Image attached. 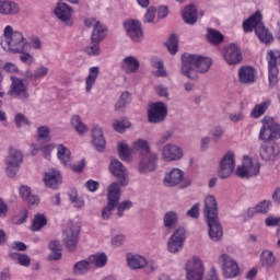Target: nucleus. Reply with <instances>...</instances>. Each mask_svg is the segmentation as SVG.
<instances>
[{
	"mask_svg": "<svg viewBox=\"0 0 280 280\" xmlns=\"http://www.w3.org/2000/svg\"><path fill=\"white\" fill-rule=\"evenodd\" d=\"M21 14V5L12 0H0L1 16H16Z\"/></svg>",
	"mask_w": 280,
	"mask_h": 280,
	"instance_id": "obj_24",
	"label": "nucleus"
},
{
	"mask_svg": "<svg viewBox=\"0 0 280 280\" xmlns=\"http://www.w3.org/2000/svg\"><path fill=\"white\" fill-rule=\"evenodd\" d=\"M182 16L187 25H195L198 21V10L194 4L186 5L182 12Z\"/></svg>",
	"mask_w": 280,
	"mask_h": 280,
	"instance_id": "obj_29",
	"label": "nucleus"
},
{
	"mask_svg": "<svg viewBox=\"0 0 280 280\" xmlns=\"http://www.w3.org/2000/svg\"><path fill=\"white\" fill-rule=\"evenodd\" d=\"M261 19L262 16L260 11H256L253 15H250L246 20V32H253V30H255V34L258 36L259 40L265 43V45H268L275 40V37L268 27L264 25Z\"/></svg>",
	"mask_w": 280,
	"mask_h": 280,
	"instance_id": "obj_4",
	"label": "nucleus"
},
{
	"mask_svg": "<svg viewBox=\"0 0 280 280\" xmlns=\"http://www.w3.org/2000/svg\"><path fill=\"white\" fill-rule=\"evenodd\" d=\"M165 45L172 56L178 54V36H176V34H172Z\"/></svg>",
	"mask_w": 280,
	"mask_h": 280,
	"instance_id": "obj_41",
	"label": "nucleus"
},
{
	"mask_svg": "<svg viewBox=\"0 0 280 280\" xmlns=\"http://www.w3.org/2000/svg\"><path fill=\"white\" fill-rule=\"evenodd\" d=\"M10 80L11 84L9 86L7 95H9L11 100L27 102L30 100V88H27V83H25V80L14 75H11Z\"/></svg>",
	"mask_w": 280,
	"mask_h": 280,
	"instance_id": "obj_7",
	"label": "nucleus"
},
{
	"mask_svg": "<svg viewBox=\"0 0 280 280\" xmlns=\"http://www.w3.org/2000/svg\"><path fill=\"white\" fill-rule=\"evenodd\" d=\"M106 32H108V28L100 22V24L93 28L91 43H102L104 38H106Z\"/></svg>",
	"mask_w": 280,
	"mask_h": 280,
	"instance_id": "obj_35",
	"label": "nucleus"
},
{
	"mask_svg": "<svg viewBox=\"0 0 280 280\" xmlns=\"http://www.w3.org/2000/svg\"><path fill=\"white\" fill-rule=\"evenodd\" d=\"M188 218L198 220L200 218V202L195 203L187 212Z\"/></svg>",
	"mask_w": 280,
	"mask_h": 280,
	"instance_id": "obj_53",
	"label": "nucleus"
},
{
	"mask_svg": "<svg viewBox=\"0 0 280 280\" xmlns=\"http://www.w3.org/2000/svg\"><path fill=\"white\" fill-rule=\"evenodd\" d=\"M260 261L262 266L270 268V266L275 264V254L272 253V250H268V249L262 250L260 255Z\"/></svg>",
	"mask_w": 280,
	"mask_h": 280,
	"instance_id": "obj_42",
	"label": "nucleus"
},
{
	"mask_svg": "<svg viewBox=\"0 0 280 280\" xmlns=\"http://www.w3.org/2000/svg\"><path fill=\"white\" fill-rule=\"evenodd\" d=\"M54 14L55 16H57L58 20L61 21V23H63V25H67L68 27H71L73 25V22H71L73 8L67 4V2H57Z\"/></svg>",
	"mask_w": 280,
	"mask_h": 280,
	"instance_id": "obj_20",
	"label": "nucleus"
},
{
	"mask_svg": "<svg viewBox=\"0 0 280 280\" xmlns=\"http://www.w3.org/2000/svg\"><path fill=\"white\" fill-rule=\"evenodd\" d=\"M15 125L18 128H22L23 126H30V118L25 117V115L23 114H16Z\"/></svg>",
	"mask_w": 280,
	"mask_h": 280,
	"instance_id": "obj_55",
	"label": "nucleus"
},
{
	"mask_svg": "<svg viewBox=\"0 0 280 280\" xmlns=\"http://www.w3.org/2000/svg\"><path fill=\"white\" fill-rule=\"evenodd\" d=\"M141 63L136 57L128 56L121 61V69L125 73H137Z\"/></svg>",
	"mask_w": 280,
	"mask_h": 280,
	"instance_id": "obj_31",
	"label": "nucleus"
},
{
	"mask_svg": "<svg viewBox=\"0 0 280 280\" xmlns=\"http://www.w3.org/2000/svg\"><path fill=\"white\" fill-rule=\"evenodd\" d=\"M85 187L86 189H89L91 192H94L96 189H100V183L98 182H95L93 179H89L86 183H85Z\"/></svg>",
	"mask_w": 280,
	"mask_h": 280,
	"instance_id": "obj_63",
	"label": "nucleus"
},
{
	"mask_svg": "<svg viewBox=\"0 0 280 280\" xmlns=\"http://www.w3.org/2000/svg\"><path fill=\"white\" fill-rule=\"evenodd\" d=\"M121 200V189L119 184H110L107 187V205L102 209V220H109L113 218V211L117 209V202Z\"/></svg>",
	"mask_w": 280,
	"mask_h": 280,
	"instance_id": "obj_6",
	"label": "nucleus"
},
{
	"mask_svg": "<svg viewBox=\"0 0 280 280\" xmlns=\"http://www.w3.org/2000/svg\"><path fill=\"white\" fill-rule=\"evenodd\" d=\"M235 172V152L228 151L219 162V177L222 180L231 178V174Z\"/></svg>",
	"mask_w": 280,
	"mask_h": 280,
	"instance_id": "obj_14",
	"label": "nucleus"
},
{
	"mask_svg": "<svg viewBox=\"0 0 280 280\" xmlns=\"http://www.w3.org/2000/svg\"><path fill=\"white\" fill-rule=\"evenodd\" d=\"M113 128L114 130H116V132H126L127 128H130V121L124 119V120H116L113 124Z\"/></svg>",
	"mask_w": 280,
	"mask_h": 280,
	"instance_id": "obj_50",
	"label": "nucleus"
},
{
	"mask_svg": "<svg viewBox=\"0 0 280 280\" xmlns=\"http://www.w3.org/2000/svg\"><path fill=\"white\" fill-rule=\"evenodd\" d=\"M162 152V159L171 163L172 161H180L183 156V149L180 147L167 143L159 149Z\"/></svg>",
	"mask_w": 280,
	"mask_h": 280,
	"instance_id": "obj_22",
	"label": "nucleus"
},
{
	"mask_svg": "<svg viewBox=\"0 0 280 280\" xmlns=\"http://www.w3.org/2000/svg\"><path fill=\"white\" fill-rule=\"evenodd\" d=\"M90 264L93 266H96V268H104L106 264H108V256H106V253H96L89 258Z\"/></svg>",
	"mask_w": 280,
	"mask_h": 280,
	"instance_id": "obj_36",
	"label": "nucleus"
},
{
	"mask_svg": "<svg viewBox=\"0 0 280 280\" xmlns=\"http://www.w3.org/2000/svg\"><path fill=\"white\" fill-rule=\"evenodd\" d=\"M3 38L0 43L2 49L4 51H9V54H21L25 49V47L30 46V42L27 38L20 32L14 31V28L10 25H7L3 30Z\"/></svg>",
	"mask_w": 280,
	"mask_h": 280,
	"instance_id": "obj_3",
	"label": "nucleus"
},
{
	"mask_svg": "<svg viewBox=\"0 0 280 280\" xmlns=\"http://www.w3.org/2000/svg\"><path fill=\"white\" fill-rule=\"evenodd\" d=\"M117 148L121 161H130V147L124 142H118Z\"/></svg>",
	"mask_w": 280,
	"mask_h": 280,
	"instance_id": "obj_44",
	"label": "nucleus"
},
{
	"mask_svg": "<svg viewBox=\"0 0 280 280\" xmlns=\"http://www.w3.org/2000/svg\"><path fill=\"white\" fill-rule=\"evenodd\" d=\"M203 214L208 225V234L212 242H220L224 232L222 231V224L220 223V217L218 215V200L215 196L209 195L205 199Z\"/></svg>",
	"mask_w": 280,
	"mask_h": 280,
	"instance_id": "obj_2",
	"label": "nucleus"
},
{
	"mask_svg": "<svg viewBox=\"0 0 280 280\" xmlns=\"http://www.w3.org/2000/svg\"><path fill=\"white\" fill-rule=\"evenodd\" d=\"M211 65L213 60L209 57L185 52L182 55L180 73L188 80H198V73H208Z\"/></svg>",
	"mask_w": 280,
	"mask_h": 280,
	"instance_id": "obj_1",
	"label": "nucleus"
},
{
	"mask_svg": "<svg viewBox=\"0 0 280 280\" xmlns=\"http://www.w3.org/2000/svg\"><path fill=\"white\" fill-rule=\"evenodd\" d=\"M91 268L90 260H80L73 266V272L74 275H86Z\"/></svg>",
	"mask_w": 280,
	"mask_h": 280,
	"instance_id": "obj_40",
	"label": "nucleus"
},
{
	"mask_svg": "<svg viewBox=\"0 0 280 280\" xmlns=\"http://www.w3.org/2000/svg\"><path fill=\"white\" fill-rule=\"evenodd\" d=\"M92 144L97 152L106 150V139H104V131L100 127L92 129Z\"/></svg>",
	"mask_w": 280,
	"mask_h": 280,
	"instance_id": "obj_27",
	"label": "nucleus"
},
{
	"mask_svg": "<svg viewBox=\"0 0 280 280\" xmlns=\"http://www.w3.org/2000/svg\"><path fill=\"white\" fill-rule=\"evenodd\" d=\"M155 16H156V8L150 7V8L148 9L147 13L144 14V21H145V23H153Z\"/></svg>",
	"mask_w": 280,
	"mask_h": 280,
	"instance_id": "obj_56",
	"label": "nucleus"
},
{
	"mask_svg": "<svg viewBox=\"0 0 280 280\" xmlns=\"http://www.w3.org/2000/svg\"><path fill=\"white\" fill-rule=\"evenodd\" d=\"M133 149L138 150L142 155L149 154V152H151L150 144L143 139H139L136 142H133Z\"/></svg>",
	"mask_w": 280,
	"mask_h": 280,
	"instance_id": "obj_46",
	"label": "nucleus"
},
{
	"mask_svg": "<svg viewBox=\"0 0 280 280\" xmlns=\"http://www.w3.org/2000/svg\"><path fill=\"white\" fill-rule=\"evenodd\" d=\"M206 38L210 45H221L224 43V35L214 28H208Z\"/></svg>",
	"mask_w": 280,
	"mask_h": 280,
	"instance_id": "obj_34",
	"label": "nucleus"
},
{
	"mask_svg": "<svg viewBox=\"0 0 280 280\" xmlns=\"http://www.w3.org/2000/svg\"><path fill=\"white\" fill-rule=\"evenodd\" d=\"M109 172L115 176L117 182L112 183V185L118 184V189L121 187H128L130 183V177L128 176V170L119 160H112L109 164Z\"/></svg>",
	"mask_w": 280,
	"mask_h": 280,
	"instance_id": "obj_11",
	"label": "nucleus"
},
{
	"mask_svg": "<svg viewBox=\"0 0 280 280\" xmlns=\"http://www.w3.org/2000/svg\"><path fill=\"white\" fill-rule=\"evenodd\" d=\"M127 264L131 270H141L148 266V259L141 255L127 254Z\"/></svg>",
	"mask_w": 280,
	"mask_h": 280,
	"instance_id": "obj_28",
	"label": "nucleus"
},
{
	"mask_svg": "<svg viewBox=\"0 0 280 280\" xmlns=\"http://www.w3.org/2000/svg\"><path fill=\"white\" fill-rule=\"evenodd\" d=\"M261 170V164L258 159L246 158V178H254L259 176V171Z\"/></svg>",
	"mask_w": 280,
	"mask_h": 280,
	"instance_id": "obj_30",
	"label": "nucleus"
},
{
	"mask_svg": "<svg viewBox=\"0 0 280 280\" xmlns=\"http://www.w3.org/2000/svg\"><path fill=\"white\" fill-rule=\"evenodd\" d=\"M173 136L174 129H170L161 138H159V140L155 142L158 150H161V148H163V145H165V143H167Z\"/></svg>",
	"mask_w": 280,
	"mask_h": 280,
	"instance_id": "obj_48",
	"label": "nucleus"
},
{
	"mask_svg": "<svg viewBox=\"0 0 280 280\" xmlns=\"http://www.w3.org/2000/svg\"><path fill=\"white\" fill-rule=\"evenodd\" d=\"M267 226H280V218L279 217H268L266 220Z\"/></svg>",
	"mask_w": 280,
	"mask_h": 280,
	"instance_id": "obj_62",
	"label": "nucleus"
},
{
	"mask_svg": "<svg viewBox=\"0 0 280 280\" xmlns=\"http://www.w3.org/2000/svg\"><path fill=\"white\" fill-rule=\"evenodd\" d=\"M23 164V152L19 149L10 148L5 158V174L9 178H14Z\"/></svg>",
	"mask_w": 280,
	"mask_h": 280,
	"instance_id": "obj_8",
	"label": "nucleus"
},
{
	"mask_svg": "<svg viewBox=\"0 0 280 280\" xmlns=\"http://www.w3.org/2000/svg\"><path fill=\"white\" fill-rule=\"evenodd\" d=\"M268 106H270V102L268 101L256 105L255 108L252 110V117H254V119L261 117V115H264V113L268 110Z\"/></svg>",
	"mask_w": 280,
	"mask_h": 280,
	"instance_id": "obj_45",
	"label": "nucleus"
},
{
	"mask_svg": "<svg viewBox=\"0 0 280 280\" xmlns=\"http://www.w3.org/2000/svg\"><path fill=\"white\" fill-rule=\"evenodd\" d=\"M185 240H187V232L185 231V228L176 229L167 241L168 253H180V250H183V246H185Z\"/></svg>",
	"mask_w": 280,
	"mask_h": 280,
	"instance_id": "obj_17",
	"label": "nucleus"
},
{
	"mask_svg": "<svg viewBox=\"0 0 280 280\" xmlns=\"http://www.w3.org/2000/svg\"><path fill=\"white\" fill-rule=\"evenodd\" d=\"M80 237V228L73 223H69L68 228L62 233V243L68 253L78 250V240Z\"/></svg>",
	"mask_w": 280,
	"mask_h": 280,
	"instance_id": "obj_12",
	"label": "nucleus"
},
{
	"mask_svg": "<svg viewBox=\"0 0 280 280\" xmlns=\"http://www.w3.org/2000/svg\"><path fill=\"white\" fill-rule=\"evenodd\" d=\"M178 220H179L178 212L174 210H170L164 213L163 225L168 231H174V229H176V226L178 225Z\"/></svg>",
	"mask_w": 280,
	"mask_h": 280,
	"instance_id": "obj_32",
	"label": "nucleus"
},
{
	"mask_svg": "<svg viewBox=\"0 0 280 280\" xmlns=\"http://www.w3.org/2000/svg\"><path fill=\"white\" fill-rule=\"evenodd\" d=\"M229 119L230 121H233V124H237L238 121H244V114L242 112L230 114Z\"/></svg>",
	"mask_w": 280,
	"mask_h": 280,
	"instance_id": "obj_61",
	"label": "nucleus"
},
{
	"mask_svg": "<svg viewBox=\"0 0 280 280\" xmlns=\"http://www.w3.org/2000/svg\"><path fill=\"white\" fill-rule=\"evenodd\" d=\"M84 51L88 54V56H100V54H102L100 43H92L91 46L84 48Z\"/></svg>",
	"mask_w": 280,
	"mask_h": 280,
	"instance_id": "obj_51",
	"label": "nucleus"
},
{
	"mask_svg": "<svg viewBox=\"0 0 280 280\" xmlns=\"http://www.w3.org/2000/svg\"><path fill=\"white\" fill-rule=\"evenodd\" d=\"M116 209H117L118 218H124V211H128L132 209V201L130 200H124L121 202L118 201L116 205Z\"/></svg>",
	"mask_w": 280,
	"mask_h": 280,
	"instance_id": "obj_47",
	"label": "nucleus"
},
{
	"mask_svg": "<svg viewBox=\"0 0 280 280\" xmlns=\"http://www.w3.org/2000/svg\"><path fill=\"white\" fill-rule=\"evenodd\" d=\"M57 156L62 165H65L66 167H70L72 172H77L78 174H80L84 171V160H81L80 162H78V164H70L71 151L67 147H65V144L57 145Z\"/></svg>",
	"mask_w": 280,
	"mask_h": 280,
	"instance_id": "obj_13",
	"label": "nucleus"
},
{
	"mask_svg": "<svg viewBox=\"0 0 280 280\" xmlns=\"http://www.w3.org/2000/svg\"><path fill=\"white\" fill-rule=\"evenodd\" d=\"M221 264L222 272L225 279H234V277L240 276V265L235 259L231 258L228 254H222L219 257Z\"/></svg>",
	"mask_w": 280,
	"mask_h": 280,
	"instance_id": "obj_16",
	"label": "nucleus"
},
{
	"mask_svg": "<svg viewBox=\"0 0 280 280\" xmlns=\"http://www.w3.org/2000/svg\"><path fill=\"white\" fill-rule=\"evenodd\" d=\"M13 54H20V60L23 62V65H33L34 62V56H32L30 52H26L25 49L21 52Z\"/></svg>",
	"mask_w": 280,
	"mask_h": 280,
	"instance_id": "obj_54",
	"label": "nucleus"
},
{
	"mask_svg": "<svg viewBox=\"0 0 280 280\" xmlns=\"http://www.w3.org/2000/svg\"><path fill=\"white\" fill-rule=\"evenodd\" d=\"M280 154L279 144H268L262 143L259 149V155L262 159V161H275V159L278 158Z\"/></svg>",
	"mask_w": 280,
	"mask_h": 280,
	"instance_id": "obj_23",
	"label": "nucleus"
},
{
	"mask_svg": "<svg viewBox=\"0 0 280 280\" xmlns=\"http://www.w3.org/2000/svg\"><path fill=\"white\" fill-rule=\"evenodd\" d=\"M125 236L124 234H118L112 238V246L119 247L124 244Z\"/></svg>",
	"mask_w": 280,
	"mask_h": 280,
	"instance_id": "obj_64",
	"label": "nucleus"
},
{
	"mask_svg": "<svg viewBox=\"0 0 280 280\" xmlns=\"http://www.w3.org/2000/svg\"><path fill=\"white\" fill-rule=\"evenodd\" d=\"M267 62L269 86L275 88L279 83V68L277 65L280 62V50H269L267 52Z\"/></svg>",
	"mask_w": 280,
	"mask_h": 280,
	"instance_id": "obj_9",
	"label": "nucleus"
},
{
	"mask_svg": "<svg viewBox=\"0 0 280 280\" xmlns=\"http://www.w3.org/2000/svg\"><path fill=\"white\" fill-rule=\"evenodd\" d=\"M69 200L74 205L75 209H82L85 205L84 198L78 197V190L72 189L69 194Z\"/></svg>",
	"mask_w": 280,
	"mask_h": 280,
	"instance_id": "obj_43",
	"label": "nucleus"
},
{
	"mask_svg": "<svg viewBox=\"0 0 280 280\" xmlns=\"http://www.w3.org/2000/svg\"><path fill=\"white\" fill-rule=\"evenodd\" d=\"M185 173L180 168H173L164 177L165 187H176L183 183Z\"/></svg>",
	"mask_w": 280,
	"mask_h": 280,
	"instance_id": "obj_26",
	"label": "nucleus"
},
{
	"mask_svg": "<svg viewBox=\"0 0 280 280\" xmlns=\"http://www.w3.org/2000/svg\"><path fill=\"white\" fill-rule=\"evenodd\" d=\"M261 125L258 136L260 141L268 143V141H276L277 139H280V125L275 121V118L265 116L261 119Z\"/></svg>",
	"mask_w": 280,
	"mask_h": 280,
	"instance_id": "obj_5",
	"label": "nucleus"
},
{
	"mask_svg": "<svg viewBox=\"0 0 280 280\" xmlns=\"http://www.w3.org/2000/svg\"><path fill=\"white\" fill-rule=\"evenodd\" d=\"M97 78H100V67L94 66L89 70V74L85 78V91L86 93H91L93 91V86H95V82H97Z\"/></svg>",
	"mask_w": 280,
	"mask_h": 280,
	"instance_id": "obj_33",
	"label": "nucleus"
},
{
	"mask_svg": "<svg viewBox=\"0 0 280 280\" xmlns=\"http://www.w3.org/2000/svg\"><path fill=\"white\" fill-rule=\"evenodd\" d=\"M223 59L225 60L226 65L235 66L240 65L244 57L242 56V49L237 44H230L223 48Z\"/></svg>",
	"mask_w": 280,
	"mask_h": 280,
	"instance_id": "obj_18",
	"label": "nucleus"
},
{
	"mask_svg": "<svg viewBox=\"0 0 280 280\" xmlns=\"http://www.w3.org/2000/svg\"><path fill=\"white\" fill-rule=\"evenodd\" d=\"M167 119V105L163 102H156L149 105L148 121L149 124H162Z\"/></svg>",
	"mask_w": 280,
	"mask_h": 280,
	"instance_id": "obj_15",
	"label": "nucleus"
},
{
	"mask_svg": "<svg viewBox=\"0 0 280 280\" xmlns=\"http://www.w3.org/2000/svg\"><path fill=\"white\" fill-rule=\"evenodd\" d=\"M158 162L159 155H156V153H152V151L144 153L139 164L140 174H148V172H154V170H156Z\"/></svg>",
	"mask_w": 280,
	"mask_h": 280,
	"instance_id": "obj_21",
	"label": "nucleus"
},
{
	"mask_svg": "<svg viewBox=\"0 0 280 280\" xmlns=\"http://www.w3.org/2000/svg\"><path fill=\"white\" fill-rule=\"evenodd\" d=\"M155 93L159 97H170V90L165 85L155 86Z\"/></svg>",
	"mask_w": 280,
	"mask_h": 280,
	"instance_id": "obj_59",
	"label": "nucleus"
},
{
	"mask_svg": "<svg viewBox=\"0 0 280 280\" xmlns=\"http://www.w3.org/2000/svg\"><path fill=\"white\" fill-rule=\"evenodd\" d=\"M37 133L39 139H49V135H51V130L48 126H40L37 128Z\"/></svg>",
	"mask_w": 280,
	"mask_h": 280,
	"instance_id": "obj_57",
	"label": "nucleus"
},
{
	"mask_svg": "<svg viewBox=\"0 0 280 280\" xmlns=\"http://www.w3.org/2000/svg\"><path fill=\"white\" fill-rule=\"evenodd\" d=\"M47 73H49V68L40 66L35 70V80H40V78H45Z\"/></svg>",
	"mask_w": 280,
	"mask_h": 280,
	"instance_id": "obj_58",
	"label": "nucleus"
},
{
	"mask_svg": "<svg viewBox=\"0 0 280 280\" xmlns=\"http://www.w3.org/2000/svg\"><path fill=\"white\" fill-rule=\"evenodd\" d=\"M45 226H47V217L40 213L35 214L31 225V231L33 232L40 231V229Z\"/></svg>",
	"mask_w": 280,
	"mask_h": 280,
	"instance_id": "obj_38",
	"label": "nucleus"
},
{
	"mask_svg": "<svg viewBox=\"0 0 280 280\" xmlns=\"http://www.w3.org/2000/svg\"><path fill=\"white\" fill-rule=\"evenodd\" d=\"M124 27L127 32V36L133 43H141L143 40V28H141V22L138 20H127L124 22Z\"/></svg>",
	"mask_w": 280,
	"mask_h": 280,
	"instance_id": "obj_19",
	"label": "nucleus"
},
{
	"mask_svg": "<svg viewBox=\"0 0 280 280\" xmlns=\"http://www.w3.org/2000/svg\"><path fill=\"white\" fill-rule=\"evenodd\" d=\"M186 280L205 279V264L198 256H194L187 260L185 265Z\"/></svg>",
	"mask_w": 280,
	"mask_h": 280,
	"instance_id": "obj_10",
	"label": "nucleus"
},
{
	"mask_svg": "<svg viewBox=\"0 0 280 280\" xmlns=\"http://www.w3.org/2000/svg\"><path fill=\"white\" fill-rule=\"evenodd\" d=\"M70 124L75 132H78L79 135H84V132L89 131V127H86V125L82 122V119L78 115L72 116Z\"/></svg>",
	"mask_w": 280,
	"mask_h": 280,
	"instance_id": "obj_39",
	"label": "nucleus"
},
{
	"mask_svg": "<svg viewBox=\"0 0 280 280\" xmlns=\"http://www.w3.org/2000/svg\"><path fill=\"white\" fill-rule=\"evenodd\" d=\"M130 102H132V96L130 95V92L128 91L122 92L119 100L115 104L116 113H122L124 108L128 106Z\"/></svg>",
	"mask_w": 280,
	"mask_h": 280,
	"instance_id": "obj_37",
	"label": "nucleus"
},
{
	"mask_svg": "<svg viewBox=\"0 0 280 280\" xmlns=\"http://www.w3.org/2000/svg\"><path fill=\"white\" fill-rule=\"evenodd\" d=\"M257 82V70L255 68L246 67V84H255Z\"/></svg>",
	"mask_w": 280,
	"mask_h": 280,
	"instance_id": "obj_49",
	"label": "nucleus"
},
{
	"mask_svg": "<svg viewBox=\"0 0 280 280\" xmlns=\"http://www.w3.org/2000/svg\"><path fill=\"white\" fill-rule=\"evenodd\" d=\"M44 183L46 187L50 189H58L60 185H62V175H60V171L50 168L44 176Z\"/></svg>",
	"mask_w": 280,
	"mask_h": 280,
	"instance_id": "obj_25",
	"label": "nucleus"
},
{
	"mask_svg": "<svg viewBox=\"0 0 280 280\" xmlns=\"http://www.w3.org/2000/svg\"><path fill=\"white\" fill-rule=\"evenodd\" d=\"M270 207H272V202L270 200H262L256 206L257 213H268L270 211Z\"/></svg>",
	"mask_w": 280,
	"mask_h": 280,
	"instance_id": "obj_52",
	"label": "nucleus"
},
{
	"mask_svg": "<svg viewBox=\"0 0 280 280\" xmlns=\"http://www.w3.org/2000/svg\"><path fill=\"white\" fill-rule=\"evenodd\" d=\"M3 70H4L7 73H19V66H16V65L13 63V62H7V63H4V66H3Z\"/></svg>",
	"mask_w": 280,
	"mask_h": 280,
	"instance_id": "obj_60",
	"label": "nucleus"
}]
</instances>
